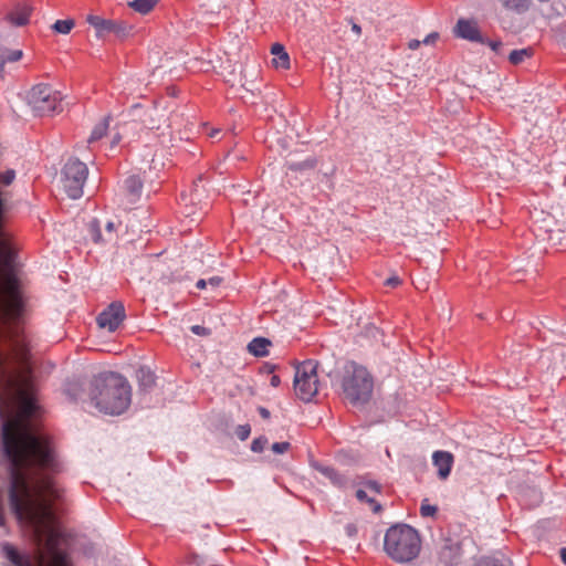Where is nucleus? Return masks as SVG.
<instances>
[{"label": "nucleus", "instance_id": "nucleus-1", "mask_svg": "<svg viewBox=\"0 0 566 566\" xmlns=\"http://www.w3.org/2000/svg\"><path fill=\"white\" fill-rule=\"evenodd\" d=\"M15 171L0 172V185L9 186ZM7 192L0 188V324L19 319L25 306V294L14 263V250L2 228ZM0 353H30L27 335L19 326L0 327Z\"/></svg>", "mask_w": 566, "mask_h": 566}, {"label": "nucleus", "instance_id": "nucleus-2", "mask_svg": "<svg viewBox=\"0 0 566 566\" xmlns=\"http://www.w3.org/2000/svg\"><path fill=\"white\" fill-rule=\"evenodd\" d=\"M90 401L99 412L122 415L132 402V387L128 380L117 373L101 374L91 384Z\"/></svg>", "mask_w": 566, "mask_h": 566}, {"label": "nucleus", "instance_id": "nucleus-3", "mask_svg": "<svg viewBox=\"0 0 566 566\" xmlns=\"http://www.w3.org/2000/svg\"><path fill=\"white\" fill-rule=\"evenodd\" d=\"M384 549L395 562L408 563L418 557L421 539L413 527L407 524H397L387 530Z\"/></svg>", "mask_w": 566, "mask_h": 566}, {"label": "nucleus", "instance_id": "nucleus-4", "mask_svg": "<svg viewBox=\"0 0 566 566\" xmlns=\"http://www.w3.org/2000/svg\"><path fill=\"white\" fill-rule=\"evenodd\" d=\"M373 388V377L365 367L354 361L345 365L342 377L345 399L354 406L364 405L370 399Z\"/></svg>", "mask_w": 566, "mask_h": 566}, {"label": "nucleus", "instance_id": "nucleus-5", "mask_svg": "<svg viewBox=\"0 0 566 566\" xmlns=\"http://www.w3.org/2000/svg\"><path fill=\"white\" fill-rule=\"evenodd\" d=\"M28 103L33 113L39 116L62 111L61 93L46 84L34 85L28 93Z\"/></svg>", "mask_w": 566, "mask_h": 566}, {"label": "nucleus", "instance_id": "nucleus-6", "mask_svg": "<svg viewBox=\"0 0 566 566\" xmlns=\"http://www.w3.org/2000/svg\"><path fill=\"white\" fill-rule=\"evenodd\" d=\"M317 363L305 360L296 367L294 390L303 401H311L318 391Z\"/></svg>", "mask_w": 566, "mask_h": 566}, {"label": "nucleus", "instance_id": "nucleus-7", "mask_svg": "<svg viewBox=\"0 0 566 566\" xmlns=\"http://www.w3.org/2000/svg\"><path fill=\"white\" fill-rule=\"evenodd\" d=\"M88 176V168L83 161L71 158L62 169V185L71 199L83 196V188Z\"/></svg>", "mask_w": 566, "mask_h": 566}, {"label": "nucleus", "instance_id": "nucleus-8", "mask_svg": "<svg viewBox=\"0 0 566 566\" xmlns=\"http://www.w3.org/2000/svg\"><path fill=\"white\" fill-rule=\"evenodd\" d=\"M86 21L95 29V33L98 39H104L113 34L117 39L124 40L133 32V25L124 20L105 19L99 15L90 14L86 18Z\"/></svg>", "mask_w": 566, "mask_h": 566}, {"label": "nucleus", "instance_id": "nucleus-9", "mask_svg": "<svg viewBox=\"0 0 566 566\" xmlns=\"http://www.w3.org/2000/svg\"><path fill=\"white\" fill-rule=\"evenodd\" d=\"M125 318V307L120 302H113L97 316V324L101 328L114 332Z\"/></svg>", "mask_w": 566, "mask_h": 566}, {"label": "nucleus", "instance_id": "nucleus-10", "mask_svg": "<svg viewBox=\"0 0 566 566\" xmlns=\"http://www.w3.org/2000/svg\"><path fill=\"white\" fill-rule=\"evenodd\" d=\"M453 31L455 36L458 38L471 42L485 43L483 36L479 31L476 22L473 20L459 19Z\"/></svg>", "mask_w": 566, "mask_h": 566}, {"label": "nucleus", "instance_id": "nucleus-11", "mask_svg": "<svg viewBox=\"0 0 566 566\" xmlns=\"http://www.w3.org/2000/svg\"><path fill=\"white\" fill-rule=\"evenodd\" d=\"M142 191L143 180L139 176L132 175L123 181L122 193L128 205L136 203L142 197Z\"/></svg>", "mask_w": 566, "mask_h": 566}, {"label": "nucleus", "instance_id": "nucleus-12", "mask_svg": "<svg viewBox=\"0 0 566 566\" xmlns=\"http://www.w3.org/2000/svg\"><path fill=\"white\" fill-rule=\"evenodd\" d=\"M433 465L438 469V476L446 480L451 472L453 455L448 451H436L432 455Z\"/></svg>", "mask_w": 566, "mask_h": 566}, {"label": "nucleus", "instance_id": "nucleus-13", "mask_svg": "<svg viewBox=\"0 0 566 566\" xmlns=\"http://www.w3.org/2000/svg\"><path fill=\"white\" fill-rule=\"evenodd\" d=\"M460 559V548L452 544H446L439 551V562L444 566H453Z\"/></svg>", "mask_w": 566, "mask_h": 566}, {"label": "nucleus", "instance_id": "nucleus-14", "mask_svg": "<svg viewBox=\"0 0 566 566\" xmlns=\"http://www.w3.org/2000/svg\"><path fill=\"white\" fill-rule=\"evenodd\" d=\"M313 468L323 476L328 479L334 485L342 488L346 484V479L342 474H339L334 468L321 464L318 462H314Z\"/></svg>", "mask_w": 566, "mask_h": 566}, {"label": "nucleus", "instance_id": "nucleus-15", "mask_svg": "<svg viewBox=\"0 0 566 566\" xmlns=\"http://www.w3.org/2000/svg\"><path fill=\"white\" fill-rule=\"evenodd\" d=\"M136 379L140 391L147 392L155 386V374L148 367H139L136 370Z\"/></svg>", "mask_w": 566, "mask_h": 566}, {"label": "nucleus", "instance_id": "nucleus-16", "mask_svg": "<svg viewBox=\"0 0 566 566\" xmlns=\"http://www.w3.org/2000/svg\"><path fill=\"white\" fill-rule=\"evenodd\" d=\"M271 342L264 337H255L248 344V350L255 357H264L269 354Z\"/></svg>", "mask_w": 566, "mask_h": 566}, {"label": "nucleus", "instance_id": "nucleus-17", "mask_svg": "<svg viewBox=\"0 0 566 566\" xmlns=\"http://www.w3.org/2000/svg\"><path fill=\"white\" fill-rule=\"evenodd\" d=\"M271 53L274 55L272 62L275 67L284 70L290 67V57L283 45L279 43L273 44Z\"/></svg>", "mask_w": 566, "mask_h": 566}, {"label": "nucleus", "instance_id": "nucleus-18", "mask_svg": "<svg viewBox=\"0 0 566 566\" xmlns=\"http://www.w3.org/2000/svg\"><path fill=\"white\" fill-rule=\"evenodd\" d=\"M473 566H511L510 560L501 553L485 556L474 563Z\"/></svg>", "mask_w": 566, "mask_h": 566}, {"label": "nucleus", "instance_id": "nucleus-19", "mask_svg": "<svg viewBox=\"0 0 566 566\" xmlns=\"http://www.w3.org/2000/svg\"><path fill=\"white\" fill-rule=\"evenodd\" d=\"M22 56L23 52L21 50L2 48L0 49V67L3 69L7 63L18 62Z\"/></svg>", "mask_w": 566, "mask_h": 566}, {"label": "nucleus", "instance_id": "nucleus-20", "mask_svg": "<svg viewBox=\"0 0 566 566\" xmlns=\"http://www.w3.org/2000/svg\"><path fill=\"white\" fill-rule=\"evenodd\" d=\"M356 497L360 502H366L369 504L371 511L374 513H380L382 507L381 505L375 500V495L367 492V490H364L361 486L356 491Z\"/></svg>", "mask_w": 566, "mask_h": 566}, {"label": "nucleus", "instance_id": "nucleus-21", "mask_svg": "<svg viewBox=\"0 0 566 566\" xmlns=\"http://www.w3.org/2000/svg\"><path fill=\"white\" fill-rule=\"evenodd\" d=\"M159 0H133L128 7L140 14L149 13Z\"/></svg>", "mask_w": 566, "mask_h": 566}, {"label": "nucleus", "instance_id": "nucleus-22", "mask_svg": "<svg viewBox=\"0 0 566 566\" xmlns=\"http://www.w3.org/2000/svg\"><path fill=\"white\" fill-rule=\"evenodd\" d=\"M108 125H109V122H108L107 117L103 118L99 123H97L95 125V127L93 128L87 143L93 144V143L99 140L106 134V132L108 129Z\"/></svg>", "mask_w": 566, "mask_h": 566}, {"label": "nucleus", "instance_id": "nucleus-23", "mask_svg": "<svg viewBox=\"0 0 566 566\" xmlns=\"http://www.w3.org/2000/svg\"><path fill=\"white\" fill-rule=\"evenodd\" d=\"M533 54L532 49H521V50H513L509 55V61L517 65L525 61L526 59L531 57Z\"/></svg>", "mask_w": 566, "mask_h": 566}, {"label": "nucleus", "instance_id": "nucleus-24", "mask_svg": "<svg viewBox=\"0 0 566 566\" xmlns=\"http://www.w3.org/2000/svg\"><path fill=\"white\" fill-rule=\"evenodd\" d=\"M74 27V21L72 19L66 20H56L52 25L53 30L61 34H69Z\"/></svg>", "mask_w": 566, "mask_h": 566}, {"label": "nucleus", "instance_id": "nucleus-25", "mask_svg": "<svg viewBox=\"0 0 566 566\" xmlns=\"http://www.w3.org/2000/svg\"><path fill=\"white\" fill-rule=\"evenodd\" d=\"M502 1V4L510 9V10H514V11H524L527 9L528 7V0H501Z\"/></svg>", "mask_w": 566, "mask_h": 566}, {"label": "nucleus", "instance_id": "nucleus-26", "mask_svg": "<svg viewBox=\"0 0 566 566\" xmlns=\"http://www.w3.org/2000/svg\"><path fill=\"white\" fill-rule=\"evenodd\" d=\"M88 231L92 240L96 243L106 241L105 238L102 237L101 226L97 220H92L88 224Z\"/></svg>", "mask_w": 566, "mask_h": 566}, {"label": "nucleus", "instance_id": "nucleus-27", "mask_svg": "<svg viewBox=\"0 0 566 566\" xmlns=\"http://www.w3.org/2000/svg\"><path fill=\"white\" fill-rule=\"evenodd\" d=\"M10 21L18 27H22L29 22V13L27 11L10 14Z\"/></svg>", "mask_w": 566, "mask_h": 566}, {"label": "nucleus", "instance_id": "nucleus-28", "mask_svg": "<svg viewBox=\"0 0 566 566\" xmlns=\"http://www.w3.org/2000/svg\"><path fill=\"white\" fill-rule=\"evenodd\" d=\"M360 486L373 495L380 494L382 489L378 482L371 480L363 482Z\"/></svg>", "mask_w": 566, "mask_h": 566}, {"label": "nucleus", "instance_id": "nucleus-29", "mask_svg": "<svg viewBox=\"0 0 566 566\" xmlns=\"http://www.w3.org/2000/svg\"><path fill=\"white\" fill-rule=\"evenodd\" d=\"M420 513L423 517L433 516L437 513V506L421 503Z\"/></svg>", "mask_w": 566, "mask_h": 566}, {"label": "nucleus", "instance_id": "nucleus-30", "mask_svg": "<svg viewBox=\"0 0 566 566\" xmlns=\"http://www.w3.org/2000/svg\"><path fill=\"white\" fill-rule=\"evenodd\" d=\"M250 432H251V429H250V426H248V424L238 426V428L235 429L237 437L242 441L247 440L249 438Z\"/></svg>", "mask_w": 566, "mask_h": 566}, {"label": "nucleus", "instance_id": "nucleus-31", "mask_svg": "<svg viewBox=\"0 0 566 566\" xmlns=\"http://www.w3.org/2000/svg\"><path fill=\"white\" fill-rule=\"evenodd\" d=\"M290 449L289 442H275L272 444V451L277 454H282Z\"/></svg>", "mask_w": 566, "mask_h": 566}, {"label": "nucleus", "instance_id": "nucleus-32", "mask_svg": "<svg viewBox=\"0 0 566 566\" xmlns=\"http://www.w3.org/2000/svg\"><path fill=\"white\" fill-rule=\"evenodd\" d=\"M314 167V161H303V163H292V164H289V168L290 169H295V170H302V169H306V168H313Z\"/></svg>", "mask_w": 566, "mask_h": 566}, {"label": "nucleus", "instance_id": "nucleus-33", "mask_svg": "<svg viewBox=\"0 0 566 566\" xmlns=\"http://www.w3.org/2000/svg\"><path fill=\"white\" fill-rule=\"evenodd\" d=\"M105 231H106L105 240L112 241L114 239V232L116 231V223L114 221H108L105 224Z\"/></svg>", "mask_w": 566, "mask_h": 566}, {"label": "nucleus", "instance_id": "nucleus-34", "mask_svg": "<svg viewBox=\"0 0 566 566\" xmlns=\"http://www.w3.org/2000/svg\"><path fill=\"white\" fill-rule=\"evenodd\" d=\"M265 444H266V439H263V438L254 439L252 441L251 449L254 452H261V451H263Z\"/></svg>", "mask_w": 566, "mask_h": 566}, {"label": "nucleus", "instance_id": "nucleus-35", "mask_svg": "<svg viewBox=\"0 0 566 566\" xmlns=\"http://www.w3.org/2000/svg\"><path fill=\"white\" fill-rule=\"evenodd\" d=\"M401 283V280L398 275H391L385 281V285L390 287H396Z\"/></svg>", "mask_w": 566, "mask_h": 566}, {"label": "nucleus", "instance_id": "nucleus-36", "mask_svg": "<svg viewBox=\"0 0 566 566\" xmlns=\"http://www.w3.org/2000/svg\"><path fill=\"white\" fill-rule=\"evenodd\" d=\"M191 332L196 335L205 336L208 335V329L200 325H192L190 327Z\"/></svg>", "mask_w": 566, "mask_h": 566}, {"label": "nucleus", "instance_id": "nucleus-37", "mask_svg": "<svg viewBox=\"0 0 566 566\" xmlns=\"http://www.w3.org/2000/svg\"><path fill=\"white\" fill-rule=\"evenodd\" d=\"M3 499L4 494L3 491L0 489V526H3L6 521L3 511Z\"/></svg>", "mask_w": 566, "mask_h": 566}, {"label": "nucleus", "instance_id": "nucleus-38", "mask_svg": "<svg viewBox=\"0 0 566 566\" xmlns=\"http://www.w3.org/2000/svg\"><path fill=\"white\" fill-rule=\"evenodd\" d=\"M438 38H439V34L437 32H432L423 39L422 43L423 44H433L438 40Z\"/></svg>", "mask_w": 566, "mask_h": 566}, {"label": "nucleus", "instance_id": "nucleus-39", "mask_svg": "<svg viewBox=\"0 0 566 566\" xmlns=\"http://www.w3.org/2000/svg\"><path fill=\"white\" fill-rule=\"evenodd\" d=\"M486 43L495 53H499L502 48L501 41H488Z\"/></svg>", "mask_w": 566, "mask_h": 566}, {"label": "nucleus", "instance_id": "nucleus-40", "mask_svg": "<svg viewBox=\"0 0 566 566\" xmlns=\"http://www.w3.org/2000/svg\"><path fill=\"white\" fill-rule=\"evenodd\" d=\"M345 531L348 536H355L357 534V527L355 524H347Z\"/></svg>", "mask_w": 566, "mask_h": 566}, {"label": "nucleus", "instance_id": "nucleus-41", "mask_svg": "<svg viewBox=\"0 0 566 566\" xmlns=\"http://www.w3.org/2000/svg\"><path fill=\"white\" fill-rule=\"evenodd\" d=\"M221 281H222V279L220 276H212L207 282L211 286L216 287V286L220 285Z\"/></svg>", "mask_w": 566, "mask_h": 566}, {"label": "nucleus", "instance_id": "nucleus-42", "mask_svg": "<svg viewBox=\"0 0 566 566\" xmlns=\"http://www.w3.org/2000/svg\"><path fill=\"white\" fill-rule=\"evenodd\" d=\"M280 384H281V379H280V377H279L277 375H273V376L271 377V379H270V385H271L272 387H279V386H280Z\"/></svg>", "mask_w": 566, "mask_h": 566}, {"label": "nucleus", "instance_id": "nucleus-43", "mask_svg": "<svg viewBox=\"0 0 566 566\" xmlns=\"http://www.w3.org/2000/svg\"><path fill=\"white\" fill-rule=\"evenodd\" d=\"M421 43H422V42H420L419 40H411V41L409 42V44H408V48H409L410 50H417V49L420 46V44H421Z\"/></svg>", "mask_w": 566, "mask_h": 566}, {"label": "nucleus", "instance_id": "nucleus-44", "mask_svg": "<svg viewBox=\"0 0 566 566\" xmlns=\"http://www.w3.org/2000/svg\"><path fill=\"white\" fill-rule=\"evenodd\" d=\"M208 282L203 279H200L197 281L196 286L200 290L205 289L207 286Z\"/></svg>", "mask_w": 566, "mask_h": 566}, {"label": "nucleus", "instance_id": "nucleus-45", "mask_svg": "<svg viewBox=\"0 0 566 566\" xmlns=\"http://www.w3.org/2000/svg\"><path fill=\"white\" fill-rule=\"evenodd\" d=\"M260 415L263 417V418H269L270 417V411L265 408H260Z\"/></svg>", "mask_w": 566, "mask_h": 566}, {"label": "nucleus", "instance_id": "nucleus-46", "mask_svg": "<svg viewBox=\"0 0 566 566\" xmlns=\"http://www.w3.org/2000/svg\"><path fill=\"white\" fill-rule=\"evenodd\" d=\"M220 134L219 129H211V132L208 134L210 138H216Z\"/></svg>", "mask_w": 566, "mask_h": 566}, {"label": "nucleus", "instance_id": "nucleus-47", "mask_svg": "<svg viewBox=\"0 0 566 566\" xmlns=\"http://www.w3.org/2000/svg\"><path fill=\"white\" fill-rule=\"evenodd\" d=\"M560 558H562L563 563L566 565V547H563L560 549Z\"/></svg>", "mask_w": 566, "mask_h": 566}, {"label": "nucleus", "instance_id": "nucleus-48", "mask_svg": "<svg viewBox=\"0 0 566 566\" xmlns=\"http://www.w3.org/2000/svg\"><path fill=\"white\" fill-rule=\"evenodd\" d=\"M353 31H354L355 33H357V34H360L361 29H360V27H359V25L354 24V25H353Z\"/></svg>", "mask_w": 566, "mask_h": 566}, {"label": "nucleus", "instance_id": "nucleus-49", "mask_svg": "<svg viewBox=\"0 0 566 566\" xmlns=\"http://www.w3.org/2000/svg\"><path fill=\"white\" fill-rule=\"evenodd\" d=\"M118 142H119V137H118V136H115V137L113 138L112 144H113V145H116Z\"/></svg>", "mask_w": 566, "mask_h": 566}]
</instances>
